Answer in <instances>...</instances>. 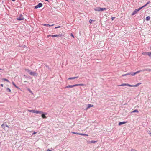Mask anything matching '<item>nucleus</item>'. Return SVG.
<instances>
[{"label": "nucleus", "mask_w": 151, "mask_h": 151, "mask_svg": "<svg viewBox=\"0 0 151 151\" xmlns=\"http://www.w3.org/2000/svg\"><path fill=\"white\" fill-rule=\"evenodd\" d=\"M141 84V83H138L137 84H136V85H130L128 83H123L121 85H118V86H129V87H137L139 85Z\"/></svg>", "instance_id": "obj_1"}, {"label": "nucleus", "mask_w": 151, "mask_h": 151, "mask_svg": "<svg viewBox=\"0 0 151 151\" xmlns=\"http://www.w3.org/2000/svg\"><path fill=\"white\" fill-rule=\"evenodd\" d=\"M84 86V84H75V85H69L67 86H66L65 87V88H72L74 87H75V86Z\"/></svg>", "instance_id": "obj_2"}, {"label": "nucleus", "mask_w": 151, "mask_h": 151, "mask_svg": "<svg viewBox=\"0 0 151 151\" xmlns=\"http://www.w3.org/2000/svg\"><path fill=\"white\" fill-rule=\"evenodd\" d=\"M28 111L29 112H32L36 114H42V113H43V111H39L37 110H28Z\"/></svg>", "instance_id": "obj_3"}, {"label": "nucleus", "mask_w": 151, "mask_h": 151, "mask_svg": "<svg viewBox=\"0 0 151 151\" xmlns=\"http://www.w3.org/2000/svg\"><path fill=\"white\" fill-rule=\"evenodd\" d=\"M141 9V8L135 9L133 12L132 15H134L137 13V12Z\"/></svg>", "instance_id": "obj_4"}, {"label": "nucleus", "mask_w": 151, "mask_h": 151, "mask_svg": "<svg viewBox=\"0 0 151 151\" xmlns=\"http://www.w3.org/2000/svg\"><path fill=\"white\" fill-rule=\"evenodd\" d=\"M24 18L22 15H20V16L17 18V19L18 20H24Z\"/></svg>", "instance_id": "obj_5"}, {"label": "nucleus", "mask_w": 151, "mask_h": 151, "mask_svg": "<svg viewBox=\"0 0 151 151\" xmlns=\"http://www.w3.org/2000/svg\"><path fill=\"white\" fill-rule=\"evenodd\" d=\"M42 6V4L41 3H40L38 4L35 6V9H37L38 8H40Z\"/></svg>", "instance_id": "obj_6"}, {"label": "nucleus", "mask_w": 151, "mask_h": 151, "mask_svg": "<svg viewBox=\"0 0 151 151\" xmlns=\"http://www.w3.org/2000/svg\"><path fill=\"white\" fill-rule=\"evenodd\" d=\"M29 74L31 75L32 76H36L37 75V73L36 72H32L30 71V72H29Z\"/></svg>", "instance_id": "obj_7"}, {"label": "nucleus", "mask_w": 151, "mask_h": 151, "mask_svg": "<svg viewBox=\"0 0 151 151\" xmlns=\"http://www.w3.org/2000/svg\"><path fill=\"white\" fill-rule=\"evenodd\" d=\"M97 142V141H88L87 142L88 144H90V143H95Z\"/></svg>", "instance_id": "obj_8"}, {"label": "nucleus", "mask_w": 151, "mask_h": 151, "mask_svg": "<svg viewBox=\"0 0 151 151\" xmlns=\"http://www.w3.org/2000/svg\"><path fill=\"white\" fill-rule=\"evenodd\" d=\"M93 106H94L93 105L91 104H88V105L87 107L86 108V110H87L90 108L93 107Z\"/></svg>", "instance_id": "obj_9"}, {"label": "nucleus", "mask_w": 151, "mask_h": 151, "mask_svg": "<svg viewBox=\"0 0 151 151\" xmlns=\"http://www.w3.org/2000/svg\"><path fill=\"white\" fill-rule=\"evenodd\" d=\"M44 112H43V113L42 114H42L41 116L42 117V118L44 119H46L47 118L46 116H45V115H47V113H45L44 114H43Z\"/></svg>", "instance_id": "obj_10"}, {"label": "nucleus", "mask_w": 151, "mask_h": 151, "mask_svg": "<svg viewBox=\"0 0 151 151\" xmlns=\"http://www.w3.org/2000/svg\"><path fill=\"white\" fill-rule=\"evenodd\" d=\"M61 36H62V35L61 34L55 35H52V37H61Z\"/></svg>", "instance_id": "obj_11"}, {"label": "nucleus", "mask_w": 151, "mask_h": 151, "mask_svg": "<svg viewBox=\"0 0 151 151\" xmlns=\"http://www.w3.org/2000/svg\"><path fill=\"white\" fill-rule=\"evenodd\" d=\"M100 7H96L94 9L95 11H100Z\"/></svg>", "instance_id": "obj_12"}, {"label": "nucleus", "mask_w": 151, "mask_h": 151, "mask_svg": "<svg viewBox=\"0 0 151 151\" xmlns=\"http://www.w3.org/2000/svg\"><path fill=\"white\" fill-rule=\"evenodd\" d=\"M127 122H119V125H121L124 124Z\"/></svg>", "instance_id": "obj_13"}, {"label": "nucleus", "mask_w": 151, "mask_h": 151, "mask_svg": "<svg viewBox=\"0 0 151 151\" xmlns=\"http://www.w3.org/2000/svg\"><path fill=\"white\" fill-rule=\"evenodd\" d=\"M54 24H52V25H50V24H43V26H46V27L52 26H54Z\"/></svg>", "instance_id": "obj_14"}, {"label": "nucleus", "mask_w": 151, "mask_h": 151, "mask_svg": "<svg viewBox=\"0 0 151 151\" xmlns=\"http://www.w3.org/2000/svg\"><path fill=\"white\" fill-rule=\"evenodd\" d=\"M78 76L75 77H70V78H69L68 79V80L74 79L78 78Z\"/></svg>", "instance_id": "obj_15"}, {"label": "nucleus", "mask_w": 151, "mask_h": 151, "mask_svg": "<svg viewBox=\"0 0 151 151\" xmlns=\"http://www.w3.org/2000/svg\"><path fill=\"white\" fill-rule=\"evenodd\" d=\"M135 73V72L134 73H133V72H131V73H127V74H129V75H131L132 76H134L135 75H136L135 74H134Z\"/></svg>", "instance_id": "obj_16"}, {"label": "nucleus", "mask_w": 151, "mask_h": 151, "mask_svg": "<svg viewBox=\"0 0 151 151\" xmlns=\"http://www.w3.org/2000/svg\"><path fill=\"white\" fill-rule=\"evenodd\" d=\"M107 9H106L105 8H101L100 7V11H102L104 10H106Z\"/></svg>", "instance_id": "obj_17"}, {"label": "nucleus", "mask_w": 151, "mask_h": 151, "mask_svg": "<svg viewBox=\"0 0 151 151\" xmlns=\"http://www.w3.org/2000/svg\"><path fill=\"white\" fill-rule=\"evenodd\" d=\"M148 52H143L142 53V55H148Z\"/></svg>", "instance_id": "obj_18"}, {"label": "nucleus", "mask_w": 151, "mask_h": 151, "mask_svg": "<svg viewBox=\"0 0 151 151\" xmlns=\"http://www.w3.org/2000/svg\"><path fill=\"white\" fill-rule=\"evenodd\" d=\"M150 16H147L146 18V20L147 21H149L150 20Z\"/></svg>", "instance_id": "obj_19"}, {"label": "nucleus", "mask_w": 151, "mask_h": 151, "mask_svg": "<svg viewBox=\"0 0 151 151\" xmlns=\"http://www.w3.org/2000/svg\"><path fill=\"white\" fill-rule=\"evenodd\" d=\"M12 83L13 84V85L14 86V87H15L16 88H19V87L17 86L14 83V82H12Z\"/></svg>", "instance_id": "obj_20"}, {"label": "nucleus", "mask_w": 151, "mask_h": 151, "mask_svg": "<svg viewBox=\"0 0 151 151\" xmlns=\"http://www.w3.org/2000/svg\"><path fill=\"white\" fill-rule=\"evenodd\" d=\"M139 112V111L137 109H135L133 111L132 113Z\"/></svg>", "instance_id": "obj_21"}, {"label": "nucleus", "mask_w": 151, "mask_h": 151, "mask_svg": "<svg viewBox=\"0 0 151 151\" xmlns=\"http://www.w3.org/2000/svg\"><path fill=\"white\" fill-rule=\"evenodd\" d=\"M6 91H8V92H11V90H10V89H9V88H7L6 89Z\"/></svg>", "instance_id": "obj_22"}, {"label": "nucleus", "mask_w": 151, "mask_h": 151, "mask_svg": "<svg viewBox=\"0 0 151 151\" xmlns=\"http://www.w3.org/2000/svg\"><path fill=\"white\" fill-rule=\"evenodd\" d=\"M2 80H3L6 81V82H9V80H8L7 79H5V78H3V79H2Z\"/></svg>", "instance_id": "obj_23"}, {"label": "nucleus", "mask_w": 151, "mask_h": 151, "mask_svg": "<svg viewBox=\"0 0 151 151\" xmlns=\"http://www.w3.org/2000/svg\"><path fill=\"white\" fill-rule=\"evenodd\" d=\"M80 135H83V136H88V135L85 134H83V133H80Z\"/></svg>", "instance_id": "obj_24"}, {"label": "nucleus", "mask_w": 151, "mask_h": 151, "mask_svg": "<svg viewBox=\"0 0 151 151\" xmlns=\"http://www.w3.org/2000/svg\"><path fill=\"white\" fill-rule=\"evenodd\" d=\"M25 71L27 72H28L29 73L30 72V70L29 69H25Z\"/></svg>", "instance_id": "obj_25"}, {"label": "nucleus", "mask_w": 151, "mask_h": 151, "mask_svg": "<svg viewBox=\"0 0 151 151\" xmlns=\"http://www.w3.org/2000/svg\"><path fill=\"white\" fill-rule=\"evenodd\" d=\"M72 133L73 134H78L80 135V133H79L77 132H72Z\"/></svg>", "instance_id": "obj_26"}, {"label": "nucleus", "mask_w": 151, "mask_h": 151, "mask_svg": "<svg viewBox=\"0 0 151 151\" xmlns=\"http://www.w3.org/2000/svg\"><path fill=\"white\" fill-rule=\"evenodd\" d=\"M1 126L2 128H3L4 130H5V126L4 125V124H3L1 125Z\"/></svg>", "instance_id": "obj_27"}, {"label": "nucleus", "mask_w": 151, "mask_h": 151, "mask_svg": "<svg viewBox=\"0 0 151 151\" xmlns=\"http://www.w3.org/2000/svg\"><path fill=\"white\" fill-rule=\"evenodd\" d=\"M142 71V70H139V71H137L136 72H135V73L134 74H136L140 72H141Z\"/></svg>", "instance_id": "obj_28"}, {"label": "nucleus", "mask_w": 151, "mask_h": 151, "mask_svg": "<svg viewBox=\"0 0 151 151\" xmlns=\"http://www.w3.org/2000/svg\"><path fill=\"white\" fill-rule=\"evenodd\" d=\"M146 71H147L148 72H151V69H146Z\"/></svg>", "instance_id": "obj_29"}, {"label": "nucleus", "mask_w": 151, "mask_h": 151, "mask_svg": "<svg viewBox=\"0 0 151 151\" xmlns=\"http://www.w3.org/2000/svg\"><path fill=\"white\" fill-rule=\"evenodd\" d=\"M148 55L150 58H151V52H149Z\"/></svg>", "instance_id": "obj_30"}, {"label": "nucleus", "mask_w": 151, "mask_h": 151, "mask_svg": "<svg viewBox=\"0 0 151 151\" xmlns=\"http://www.w3.org/2000/svg\"><path fill=\"white\" fill-rule=\"evenodd\" d=\"M147 5L146 4L145 5H144L142 7H140V8H141V9L142 8H143L145 7Z\"/></svg>", "instance_id": "obj_31"}, {"label": "nucleus", "mask_w": 151, "mask_h": 151, "mask_svg": "<svg viewBox=\"0 0 151 151\" xmlns=\"http://www.w3.org/2000/svg\"><path fill=\"white\" fill-rule=\"evenodd\" d=\"M28 90L29 91V92L31 93H32V94H33V93H32V91L30 90V89H29H29H28Z\"/></svg>", "instance_id": "obj_32"}, {"label": "nucleus", "mask_w": 151, "mask_h": 151, "mask_svg": "<svg viewBox=\"0 0 151 151\" xmlns=\"http://www.w3.org/2000/svg\"><path fill=\"white\" fill-rule=\"evenodd\" d=\"M131 151H137V150L134 149H132Z\"/></svg>", "instance_id": "obj_33"}, {"label": "nucleus", "mask_w": 151, "mask_h": 151, "mask_svg": "<svg viewBox=\"0 0 151 151\" xmlns=\"http://www.w3.org/2000/svg\"><path fill=\"white\" fill-rule=\"evenodd\" d=\"M60 26H58V27H55V29H57V28H60Z\"/></svg>", "instance_id": "obj_34"}, {"label": "nucleus", "mask_w": 151, "mask_h": 151, "mask_svg": "<svg viewBox=\"0 0 151 151\" xmlns=\"http://www.w3.org/2000/svg\"><path fill=\"white\" fill-rule=\"evenodd\" d=\"M146 69H143V70H142V71H146Z\"/></svg>", "instance_id": "obj_35"}, {"label": "nucleus", "mask_w": 151, "mask_h": 151, "mask_svg": "<svg viewBox=\"0 0 151 151\" xmlns=\"http://www.w3.org/2000/svg\"><path fill=\"white\" fill-rule=\"evenodd\" d=\"M129 74H127V73L126 74H124V75H122V76H126L127 75H129Z\"/></svg>", "instance_id": "obj_36"}, {"label": "nucleus", "mask_w": 151, "mask_h": 151, "mask_svg": "<svg viewBox=\"0 0 151 151\" xmlns=\"http://www.w3.org/2000/svg\"><path fill=\"white\" fill-rule=\"evenodd\" d=\"M92 22V20L91 19H90L89 21V22L90 23H91Z\"/></svg>", "instance_id": "obj_37"}, {"label": "nucleus", "mask_w": 151, "mask_h": 151, "mask_svg": "<svg viewBox=\"0 0 151 151\" xmlns=\"http://www.w3.org/2000/svg\"><path fill=\"white\" fill-rule=\"evenodd\" d=\"M70 35H71V36H72L73 38L74 37V36L71 33Z\"/></svg>", "instance_id": "obj_38"}, {"label": "nucleus", "mask_w": 151, "mask_h": 151, "mask_svg": "<svg viewBox=\"0 0 151 151\" xmlns=\"http://www.w3.org/2000/svg\"><path fill=\"white\" fill-rule=\"evenodd\" d=\"M37 133L36 132H34L32 134L33 135H34V134H35L36 133Z\"/></svg>", "instance_id": "obj_39"}, {"label": "nucleus", "mask_w": 151, "mask_h": 151, "mask_svg": "<svg viewBox=\"0 0 151 151\" xmlns=\"http://www.w3.org/2000/svg\"><path fill=\"white\" fill-rule=\"evenodd\" d=\"M115 18V17H112L111 18V19H112V20H113Z\"/></svg>", "instance_id": "obj_40"}, {"label": "nucleus", "mask_w": 151, "mask_h": 151, "mask_svg": "<svg viewBox=\"0 0 151 151\" xmlns=\"http://www.w3.org/2000/svg\"><path fill=\"white\" fill-rule=\"evenodd\" d=\"M150 3V1H148L147 3L146 4L148 5V4H149Z\"/></svg>", "instance_id": "obj_41"}, {"label": "nucleus", "mask_w": 151, "mask_h": 151, "mask_svg": "<svg viewBox=\"0 0 151 151\" xmlns=\"http://www.w3.org/2000/svg\"><path fill=\"white\" fill-rule=\"evenodd\" d=\"M19 47H22V45H19Z\"/></svg>", "instance_id": "obj_42"}, {"label": "nucleus", "mask_w": 151, "mask_h": 151, "mask_svg": "<svg viewBox=\"0 0 151 151\" xmlns=\"http://www.w3.org/2000/svg\"><path fill=\"white\" fill-rule=\"evenodd\" d=\"M51 150H50L49 149H48L47 151H51Z\"/></svg>", "instance_id": "obj_43"}, {"label": "nucleus", "mask_w": 151, "mask_h": 151, "mask_svg": "<svg viewBox=\"0 0 151 151\" xmlns=\"http://www.w3.org/2000/svg\"><path fill=\"white\" fill-rule=\"evenodd\" d=\"M5 126H6V127H8V128H9V127L8 125H6Z\"/></svg>", "instance_id": "obj_44"}, {"label": "nucleus", "mask_w": 151, "mask_h": 151, "mask_svg": "<svg viewBox=\"0 0 151 151\" xmlns=\"http://www.w3.org/2000/svg\"><path fill=\"white\" fill-rule=\"evenodd\" d=\"M1 86V87H3V85L2 84H1L0 85Z\"/></svg>", "instance_id": "obj_45"}, {"label": "nucleus", "mask_w": 151, "mask_h": 151, "mask_svg": "<svg viewBox=\"0 0 151 151\" xmlns=\"http://www.w3.org/2000/svg\"><path fill=\"white\" fill-rule=\"evenodd\" d=\"M52 35H48V37H49V36H52Z\"/></svg>", "instance_id": "obj_46"}, {"label": "nucleus", "mask_w": 151, "mask_h": 151, "mask_svg": "<svg viewBox=\"0 0 151 151\" xmlns=\"http://www.w3.org/2000/svg\"><path fill=\"white\" fill-rule=\"evenodd\" d=\"M13 1H14L15 0H12Z\"/></svg>", "instance_id": "obj_47"}, {"label": "nucleus", "mask_w": 151, "mask_h": 151, "mask_svg": "<svg viewBox=\"0 0 151 151\" xmlns=\"http://www.w3.org/2000/svg\"><path fill=\"white\" fill-rule=\"evenodd\" d=\"M150 136H151V133H150Z\"/></svg>", "instance_id": "obj_48"}, {"label": "nucleus", "mask_w": 151, "mask_h": 151, "mask_svg": "<svg viewBox=\"0 0 151 151\" xmlns=\"http://www.w3.org/2000/svg\"><path fill=\"white\" fill-rule=\"evenodd\" d=\"M26 47V46L25 45H24L23 46V47Z\"/></svg>", "instance_id": "obj_49"}, {"label": "nucleus", "mask_w": 151, "mask_h": 151, "mask_svg": "<svg viewBox=\"0 0 151 151\" xmlns=\"http://www.w3.org/2000/svg\"><path fill=\"white\" fill-rule=\"evenodd\" d=\"M0 70H1V69H0Z\"/></svg>", "instance_id": "obj_50"}]
</instances>
